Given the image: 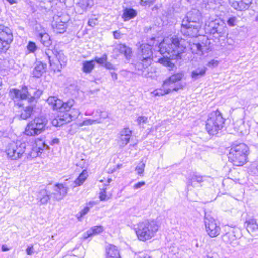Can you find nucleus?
Returning a JSON list of instances; mask_svg holds the SVG:
<instances>
[{
  "label": "nucleus",
  "mask_w": 258,
  "mask_h": 258,
  "mask_svg": "<svg viewBox=\"0 0 258 258\" xmlns=\"http://www.w3.org/2000/svg\"><path fill=\"white\" fill-rule=\"evenodd\" d=\"M96 113L99 114V118L97 119L100 120L101 121V119H105L108 117V114L107 112L101 111L100 110H97Z\"/></svg>",
  "instance_id": "nucleus-44"
},
{
  "label": "nucleus",
  "mask_w": 258,
  "mask_h": 258,
  "mask_svg": "<svg viewBox=\"0 0 258 258\" xmlns=\"http://www.w3.org/2000/svg\"><path fill=\"white\" fill-rule=\"evenodd\" d=\"M95 66V61L93 60L90 61H85L83 63V71L86 73H90L94 69Z\"/></svg>",
  "instance_id": "nucleus-32"
},
{
  "label": "nucleus",
  "mask_w": 258,
  "mask_h": 258,
  "mask_svg": "<svg viewBox=\"0 0 258 258\" xmlns=\"http://www.w3.org/2000/svg\"><path fill=\"white\" fill-rule=\"evenodd\" d=\"M51 54L54 55L55 57L57 58V60L59 61L61 67L66 65L67 59L64 55L61 52H58L56 50L53 51L50 49H48L46 50L45 55L48 58L49 64L51 66H52L53 64H55V62H53V60L51 59Z\"/></svg>",
  "instance_id": "nucleus-15"
},
{
  "label": "nucleus",
  "mask_w": 258,
  "mask_h": 258,
  "mask_svg": "<svg viewBox=\"0 0 258 258\" xmlns=\"http://www.w3.org/2000/svg\"><path fill=\"white\" fill-rule=\"evenodd\" d=\"M88 24L91 27H94L97 24V18H91L90 19L88 22Z\"/></svg>",
  "instance_id": "nucleus-50"
},
{
  "label": "nucleus",
  "mask_w": 258,
  "mask_h": 258,
  "mask_svg": "<svg viewBox=\"0 0 258 258\" xmlns=\"http://www.w3.org/2000/svg\"><path fill=\"white\" fill-rule=\"evenodd\" d=\"M236 19H237L235 17L229 18L227 21L228 24L230 26H234L235 25V23L236 21Z\"/></svg>",
  "instance_id": "nucleus-51"
},
{
  "label": "nucleus",
  "mask_w": 258,
  "mask_h": 258,
  "mask_svg": "<svg viewBox=\"0 0 258 258\" xmlns=\"http://www.w3.org/2000/svg\"><path fill=\"white\" fill-rule=\"evenodd\" d=\"M0 39L11 43L13 40L12 30L8 27L0 25Z\"/></svg>",
  "instance_id": "nucleus-16"
},
{
  "label": "nucleus",
  "mask_w": 258,
  "mask_h": 258,
  "mask_svg": "<svg viewBox=\"0 0 258 258\" xmlns=\"http://www.w3.org/2000/svg\"><path fill=\"white\" fill-rule=\"evenodd\" d=\"M59 143V140L58 138L53 139L51 142V145L58 144Z\"/></svg>",
  "instance_id": "nucleus-61"
},
{
  "label": "nucleus",
  "mask_w": 258,
  "mask_h": 258,
  "mask_svg": "<svg viewBox=\"0 0 258 258\" xmlns=\"http://www.w3.org/2000/svg\"><path fill=\"white\" fill-rule=\"evenodd\" d=\"M156 0H140V4L141 6H151L153 5Z\"/></svg>",
  "instance_id": "nucleus-46"
},
{
  "label": "nucleus",
  "mask_w": 258,
  "mask_h": 258,
  "mask_svg": "<svg viewBox=\"0 0 258 258\" xmlns=\"http://www.w3.org/2000/svg\"><path fill=\"white\" fill-rule=\"evenodd\" d=\"M104 67L108 70H115V67L113 65L111 62L106 61L105 63Z\"/></svg>",
  "instance_id": "nucleus-54"
},
{
  "label": "nucleus",
  "mask_w": 258,
  "mask_h": 258,
  "mask_svg": "<svg viewBox=\"0 0 258 258\" xmlns=\"http://www.w3.org/2000/svg\"><path fill=\"white\" fill-rule=\"evenodd\" d=\"M90 230L92 235L100 234L103 231V227L102 226H94L92 227Z\"/></svg>",
  "instance_id": "nucleus-39"
},
{
  "label": "nucleus",
  "mask_w": 258,
  "mask_h": 258,
  "mask_svg": "<svg viewBox=\"0 0 258 258\" xmlns=\"http://www.w3.org/2000/svg\"><path fill=\"white\" fill-rule=\"evenodd\" d=\"M184 75V74L182 72H180L171 75L164 81L163 87L164 88H166V87L171 88V86H177L179 87L180 86L181 88L180 89L182 88V85L180 84H175V83L181 80Z\"/></svg>",
  "instance_id": "nucleus-14"
},
{
  "label": "nucleus",
  "mask_w": 258,
  "mask_h": 258,
  "mask_svg": "<svg viewBox=\"0 0 258 258\" xmlns=\"http://www.w3.org/2000/svg\"><path fill=\"white\" fill-rule=\"evenodd\" d=\"M110 73L113 80H116L117 79V74L116 73L111 72Z\"/></svg>",
  "instance_id": "nucleus-62"
},
{
  "label": "nucleus",
  "mask_w": 258,
  "mask_h": 258,
  "mask_svg": "<svg viewBox=\"0 0 258 258\" xmlns=\"http://www.w3.org/2000/svg\"><path fill=\"white\" fill-rule=\"evenodd\" d=\"M72 120L77 118L80 114L79 110L74 107L68 112Z\"/></svg>",
  "instance_id": "nucleus-40"
},
{
  "label": "nucleus",
  "mask_w": 258,
  "mask_h": 258,
  "mask_svg": "<svg viewBox=\"0 0 258 258\" xmlns=\"http://www.w3.org/2000/svg\"><path fill=\"white\" fill-rule=\"evenodd\" d=\"M201 18V14L198 10L194 9L189 11L182 20L181 33L184 36H197L202 24Z\"/></svg>",
  "instance_id": "nucleus-3"
},
{
  "label": "nucleus",
  "mask_w": 258,
  "mask_h": 258,
  "mask_svg": "<svg viewBox=\"0 0 258 258\" xmlns=\"http://www.w3.org/2000/svg\"><path fill=\"white\" fill-rule=\"evenodd\" d=\"M57 99H58L55 97L51 96L48 98L47 102L49 105H50L53 108L54 105Z\"/></svg>",
  "instance_id": "nucleus-48"
},
{
  "label": "nucleus",
  "mask_w": 258,
  "mask_h": 258,
  "mask_svg": "<svg viewBox=\"0 0 258 258\" xmlns=\"http://www.w3.org/2000/svg\"><path fill=\"white\" fill-rule=\"evenodd\" d=\"M92 236V234L90 229H89L86 232H85V233H83V234L82 235V238L83 239H86L88 237Z\"/></svg>",
  "instance_id": "nucleus-55"
},
{
  "label": "nucleus",
  "mask_w": 258,
  "mask_h": 258,
  "mask_svg": "<svg viewBox=\"0 0 258 258\" xmlns=\"http://www.w3.org/2000/svg\"><path fill=\"white\" fill-rule=\"evenodd\" d=\"M31 146L28 143L21 141L12 142L8 144L5 148V152L7 157L11 160H18L25 155L28 158L29 150Z\"/></svg>",
  "instance_id": "nucleus-6"
},
{
  "label": "nucleus",
  "mask_w": 258,
  "mask_h": 258,
  "mask_svg": "<svg viewBox=\"0 0 258 258\" xmlns=\"http://www.w3.org/2000/svg\"><path fill=\"white\" fill-rule=\"evenodd\" d=\"M47 119L45 117H36L31 121L27 125L25 133L28 136H35L42 133L47 123Z\"/></svg>",
  "instance_id": "nucleus-9"
},
{
  "label": "nucleus",
  "mask_w": 258,
  "mask_h": 258,
  "mask_svg": "<svg viewBox=\"0 0 258 258\" xmlns=\"http://www.w3.org/2000/svg\"><path fill=\"white\" fill-rule=\"evenodd\" d=\"M85 164V161L84 159H82L80 162L76 164L78 166H80L81 168H83Z\"/></svg>",
  "instance_id": "nucleus-60"
},
{
  "label": "nucleus",
  "mask_w": 258,
  "mask_h": 258,
  "mask_svg": "<svg viewBox=\"0 0 258 258\" xmlns=\"http://www.w3.org/2000/svg\"><path fill=\"white\" fill-rule=\"evenodd\" d=\"M10 43L0 39V53L3 52H6V50L9 48V46Z\"/></svg>",
  "instance_id": "nucleus-42"
},
{
  "label": "nucleus",
  "mask_w": 258,
  "mask_h": 258,
  "mask_svg": "<svg viewBox=\"0 0 258 258\" xmlns=\"http://www.w3.org/2000/svg\"><path fill=\"white\" fill-rule=\"evenodd\" d=\"M210 33L213 37L219 39L225 38L228 34V29L225 22L220 19H216L209 24Z\"/></svg>",
  "instance_id": "nucleus-10"
},
{
  "label": "nucleus",
  "mask_w": 258,
  "mask_h": 258,
  "mask_svg": "<svg viewBox=\"0 0 258 258\" xmlns=\"http://www.w3.org/2000/svg\"><path fill=\"white\" fill-rule=\"evenodd\" d=\"M207 68L205 66H200L193 70L191 72V78L196 80L205 75Z\"/></svg>",
  "instance_id": "nucleus-26"
},
{
  "label": "nucleus",
  "mask_w": 258,
  "mask_h": 258,
  "mask_svg": "<svg viewBox=\"0 0 258 258\" xmlns=\"http://www.w3.org/2000/svg\"><path fill=\"white\" fill-rule=\"evenodd\" d=\"M26 253L28 255H32L34 253L33 246H31V247H28L27 248Z\"/></svg>",
  "instance_id": "nucleus-59"
},
{
  "label": "nucleus",
  "mask_w": 258,
  "mask_h": 258,
  "mask_svg": "<svg viewBox=\"0 0 258 258\" xmlns=\"http://www.w3.org/2000/svg\"><path fill=\"white\" fill-rule=\"evenodd\" d=\"M117 48L119 52L123 54L127 59L131 58L132 56V49L125 44H120L117 46Z\"/></svg>",
  "instance_id": "nucleus-27"
},
{
  "label": "nucleus",
  "mask_w": 258,
  "mask_h": 258,
  "mask_svg": "<svg viewBox=\"0 0 258 258\" xmlns=\"http://www.w3.org/2000/svg\"><path fill=\"white\" fill-rule=\"evenodd\" d=\"M140 49L135 68L138 70L143 71L151 64L153 60V52L152 46L147 44L141 45Z\"/></svg>",
  "instance_id": "nucleus-8"
},
{
  "label": "nucleus",
  "mask_w": 258,
  "mask_h": 258,
  "mask_svg": "<svg viewBox=\"0 0 258 258\" xmlns=\"http://www.w3.org/2000/svg\"><path fill=\"white\" fill-rule=\"evenodd\" d=\"M238 230L230 228L225 234L222 236L223 241L227 244L235 247L239 244Z\"/></svg>",
  "instance_id": "nucleus-12"
},
{
  "label": "nucleus",
  "mask_w": 258,
  "mask_h": 258,
  "mask_svg": "<svg viewBox=\"0 0 258 258\" xmlns=\"http://www.w3.org/2000/svg\"><path fill=\"white\" fill-rule=\"evenodd\" d=\"M55 187L54 198L57 201L62 199L67 194L68 188L64 184L59 183L56 184Z\"/></svg>",
  "instance_id": "nucleus-23"
},
{
  "label": "nucleus",
  "mask_w": 258,
  "mask_h": 258,
  "mask_svg": "<svg viewBox=\"0 0 258 258\" xmlns=\"http://www.w3.org/2000/svg\"><path fill=\"white\" fill-rule=\"evenodd\" d=\"M181 86L180 87H173L171 86V88L169 87H166V88H163L164 90H156L154 91V94L156 96H162L164 94H168L173 91H177L180 89Z\"/></svg>",
  "instance_id": "nucleus-29"
},
{
  "label": "nucleus",
  "mask_w": 258,
  "mask_h": 258,
  "mask_svg": "<svg viewBox=\"0 0 258 258\" xmlns=\"http://www.w3.org/2000/svg\"><path fill=\"white\" fill-rule=\"evenodd\" d=\"M204 223L206 232L210 237H216L220 234L221 228L212 217L205 216Z\"/></svg>",
  "instance_id": "nucleus-11"
},
{
  "label": "nucleus",
  "mask_w": 258,
  "mask_h": 258,
  "mask_svg": "<svg viewBox=\"0 0 258 258\" xmlns=\"http://www.w3.org/2000/svg\"><path fill=\"white\" fill-rule=\"evenodd\" d=\"M38 38L41 43L45 47H48L51 44V40L48 34L47 33H40L38 34Z\"/></svg>",
  "instance_id": "nucleus-30"
},
{
  "label": "nucleus",
  "mask_w": 258,
  "mask_h": 258,
  "mask_svg": "<svg viewBox=\"0 0 258 258\" xmlns=\"http://www.w3.org/2000/svg\"><path fill=\"white\" fill-rule=\"evenodd\" d=\"M50 192L45 189L40 190L37 194V199L39 205L46 204L50 199Z\"/></svg>",
  "instance_id": "nucleus-22"
},
{
  "label": "nucleus",
  "mask_w": 258,
  "mask_h": 258,
  "mask_svg": "<svg viewBox=\"0 0 258 258\" xmlns=\"http://www.w3.org/2000/svg\"><path fill=\"white\" fill-rule=\"evenodd\" d=\"M47 65L41 61L36 62L32 74L34 77L39 78L46 71Z\"/></svg>",
  "instance_id": "nucleus-24"
},
{
  "label": "nucleus",
  "mask_w": 258,
  "mask_h": 258,
  "mask_svg": "<svg viewBox=\"0 0 258 258\" xmlns=\"http://www.w3.org/2000/svg\"><path fill=\"white\" fill-rule=\"evenodd\" d=\"M245 226L248 232L252 236L258 235V224L256 219L250 218L246 220L245 222Z\"/></svg>",
  "instance_id": "nucleus-18"
},
{
  "label": "nucleus",
  "mask_w": 258,
  "mask_h": 258,
  "mask_svg": "<svg viewBox=\"0 0 258 258\" xmlns=\"http://www.w3.org/2000/svg\"><path fill=\"white\" fill-rule=\"evenodd\" d=\"M194 46L197 49L196 53H198L199 52H201L203 54L204 49H206V46H202L200 43L195 44Z\"/></svg>",
  "instance_id": "nucleus-45"
},
{
  "label": "nucleus",
  "mask_w": 258,
  "mask_h": 258,
  "mask_svg": "<svg viewBox=\"0 0 258 258\" xmlns=\"http://www.w3.org/2000/svg\"><path fill=\"white\" fill-rule=\"evenodd\" d=\"M242 5V3H241V1L239 2L233 1L231 2V6L235 9L239 11H242L245 9V7H243Z\"/></svg>",
  "instance_id": "nucleus-38"
},
{
  "label": "nucleus",
  "mask_w": 258,
  "mask_h": 258,
  "mask_svg": "<svg viewBox=\"0 0 258 258\" xmlns=\"http://www.w3.org/2000/svg\"><path fill=\"white\" fill-rule=\"evenodd\" d=\"M218 64V62L216 60H212L209 61L208 63L209 67H215L217 66Z\"/></svg>",
  "instance_id": "nucleus-58"
},
{
  "label": "nucleus",
  "mask_w": 258,
  "mask_h": 258,
  "mask_svg": "<svg viewBox=\"0 0 258 258\" xmlns=\"http://www.w3.org/2000/svg\"><path fill=\"white\" fill-rule=\"evenodd\" d=\"M147 121L148 118L145 116H139L137 119V123L139 125L146 123Z\"/></svg>",
  "instance_id": "nucleus-47"
},
{
  "label": "nucleus",
  "mask_w": 258,
  "mask_h": 258,
  "mask_svg": "<svg viewBox=\"0 0 258 258\" xmlns=\"http://www.w3.org/2000/svg\"><path fill=\"white\" fill-rule=\"evenodd\" d=\"M9 250V249L7 247L6 245H3L2 246V251L3 252H6Z\"/></svg>",
  "instance_id": "nucleus-63"
},
{
  "label": "nucleus",
  "mask_w": 258,
  "mask_h": 258,
  "mask_svg": "<svg viewBox=\"0 0 258 258\" xmlns=\"http://www.w3.org/2000/svg\"><path fill=\"white\" fill-rule=\"evenodd\" d=\"M49 147L42 140H39L36 142V146L34 147H31V150H29L28 154V158H35L40 156L43 151L45 150H47Z\"/></svg>",
  "instance_id": "nucleus-13"
},
{
  "label": "nucleus",
  "mask_w": 258,
  "mask_h": 258,
  "mask_svg": "<svg viewBox=\"0 0 258 258\" xmlns=\"http://www.w3.org/2000/svg\"><path fill=\"white\" fill-rule=\"evenodd\" d=\"M72 121V119L68 112L64 113L62 115H59L54 119L52 121L53 126L58 127L63 125Z\"/></svg>",
  "instance_id": "nucleus-20"
},
{
  "label": "nucleus",
  "mask_w": 258,
  "mask_h": 258,
  "mask_svg": "<svg viewBox=\"0 0 258 258\" xmlns=\"http://www.w3.org/2000/svg\"><path fill=\"white\" fill-rule=\"evenodd\" d=\"M75 101L73 99H70L66 102H63L62 112H69V111L74 106Z\"/></svg>",
  "instance_id": "nucleus-34"
},
{
  "label": "nucleus",
  "mask_w": 258,
  "mask_h": 258,
  "mask_svg": "<svg viewBox=\"0 0 258 258\" xmlns=\"http://www.w3.org/2000/svg\"><path fill=\"white\" fill-rule=\"evenodd\" d=\"M27 48L30 52L33 53L36 51L37 47L34 42L32 41H29L27 46Z\"/></svg>",
  "instance_id": "nucleus-43"
},
{
  "label": "nucleus",
  "mask_w": 258,
  "mask_h": 258,
  "mask_svg": "<svg viewBox=\"0 0 258 258\" xmlns=\"http://www.w3.org/2000/svg\"><path fill=\"white\" fill-rule=\"evenodd\" d=\"M137 15V12L133 8H125L123 11L122 18L125 21H128Z\"/></svg>",
  "instance_id": "nucleus-31"
},
{
  "label": "nucleus",
  "mask_w": 258,
  "mask_h": 258,
  "mask_svg": "<svg viewBox=\"0 0 258 258\" xmlns=\"http://www.w3.org/2000/svg\"><path fill=\"white\" fill-rule=\"evenodd\" d=\"M203 177L194 174L189 178L187 182V187L188 190H191V187H201L200 185L203 181Z\"/></svg>",
  "instance_id": "nucleus-19"
},
{
  "label": "nucleus",
  "mask_w": 258,
  "mask_h": 258,
  "mask_svg": "<svg viewBox=\"0 0 258 258\" xmlns=\"http://www.w3.org/2000/svg\"><path fill=\"white\" fill-rule=\"evenodd\" d=\"M145 185V182L144 181L139 182L135 184L133 186V188L134 189H138L142 186Z\"/></svg>",
  "instance_id": "nucleus-52"
},
{
  "label": "nucleus",
  "mask_w": 258,
  "mask_h": 258,
  "mask_svg": "<svg viewBox=\"0 0 258 258\" xmlns=\"http://www.w3.org/2000/svg\"><path fill=\"white\" fill-rule=\"evenodd\" d=\"M183 41L179 40L178 38H172L170 42H165L164 40L159 44V51L162 54H167L166 58H162L159 59L158 61L162 65L168 68L169 70H172L175 66L171 62L170 59H179L181 58V54L184 52L186 48L182 42Z\"/></svg>",
  "instance_id": "nucleus-2"
},
{
  "label": "nucleus",
  "mask_w": 258,
  "mask_h": 258,
  "mask_svg": "<svg viewBox=\"0 0 258 258\" xmlns=\"http://www.w3.org/2000/svg\"><path fill=\"white\" fill-rule=\"evenodd\" d=\"M42 91L36 88L24 86L21 90L12 89L9 92L11 99L16 103L15 105L20 109V117L22 119H27L31 117L34 112L35 106V98L39 97L42 94Z\"/></svg>",
  "instance_id": "nucleus-1"
},
{
  "label": "nucleus",
  "mask_w": 258,
  "mask_h": 258,
  "mask_svg": "<svg viewBox=\"0 0 258 258\" xmlns=\"http://www.w3.org/2000/svg\"><path fill=\"white\" fill-rule=\"evenodd\" d=\"M113 35L115 39H119L121 38V33L118 31H115L113 32Z\"/></svg>",
  "instance_id": "nucleus-57"
},
{
  "label": "nucleus",
  "mask_w": 258,
  "mask_h": 258,
  "mask_svg": "<svg viewBox=\"0 0 258 258\" xmlns=\"http://www.w3.org/2000/svg\"><path fill=\"white\" fill-rule=\"evenodd\" d=\"M63 104V102L58 99L55 103L53 109L54 110H59L60 112H62Z\"/></svg>",
  "instance_id": "nucleus-41"
},
{
  "label": "nucleus",
  "mask_w": 258,
  "mask_h": 258,
  "mask_svg": "<svg viewBox=\"0 0 258 258\" xmlns=\"http://www.w3.org/2000/svg\"><path fill=\"white\" fill-rule=\"evenodd\" d=\"M52 26L56 33H62L66 30L65 22L61 21L60 18H58L56 21L53 22Z\"/></svg>",
  "instance_id": "nucleus-28"
},
{
  "label": "nucleus",
  "mask_w": 258,
  "mask_h": 258,
  "mask_svg": "<svg viewBox=\"0 0 258 258\" xmlns=\"http://www.w3.org/2000/svg\"><path fill=\"white\" fill-rule=\"evenodd\" d=\"M158 229V224L154 220H145L139 222L134 228L138 239L142 241L149 240L154 237Z\"/></svg>",
  "instance_id": "nucleus-5"
},
{
  "label": "nucleus",
  "mask_w": 258,
  "mask_h": 258,
  "mask_svg": "<svg viewBox=\"0 0 258 258\" xmlns=\"http://www.w3.org/2000/svg\"><path fill=\"white\" fill-rule=\"evenodd\" d=\"M92 2L91 0H80L77 5L81 8L82 11H86L88 8L92 5Z\"/></svg>",
  "instance_id": "nucleus-33"
},
{
  "label": "nucleus",
  "mask_w": 258,
  "mask_h": 258,
  "mask_svg": "<svg viewBox=\"0 0 258 258\" xmlns=\"http://www.w3.org/2000/svg\"><path fill=\"white\" fill-rule=\"evenodd\" d=\"M107 55L106 54H103L101 57H96L94 59L95 63L96 62L100 65H105L107 60Z\"/></svg>",
  "instance_id": "nucleus-37"
},
{
  "label": "nucleus",
  "mask_w": 258,
  "mask_h": 258,
  "mask_svg": "<svg viewBox=\"0 0 258 258\" xmlns=\"http://www.w3.org/2000/svg\"><path fill=\"white\" fill-rule=\"evenodd\" d=\"M249 148L244 143L232 145L228 154V160L233 165L241 166L247 161Z\"/></svg>",
  "instance_id": "nucleus-4"
},
{
  "label": "nucleus",
  "mask_w": 258,
  "mask_h": 258,
  "mask_svg": "<svg viewBox=\"0 0 258 258\" xmlns=\"http://www.w3.org/2000/svg\"><path fill=\"white\" fill-rule=\"evenodd\" d=\"M99 198L101 201H107L109 198V197L106 194L105 189H103V191L100 193Z\"/></svg>",
  "instance_id": "nucleus-49"
},
{
  "label": "nucleus",
  "mask_w": 258,
  "mask_h": 258,
  "mask_svg": "<svg viewBox=\"0 0 258 258\" xmlns=\"http://www.w3.org/2000/svg\"><path fill=\"white\" fill-rule=\"evenodd\" d=\"M89 208L88 207H85L80 212L81 216H83L84 215L86 214L89 212Z\"/></svg>",
  "instance_id": "nucleus-56"
},
{
  "label": "nucleus",
  "mask_w": 258,
  "mask_h": 258,
  "mask_svg": "<svg viewBox=\"0 0 258 258\" xmlns=\"http://www.w3.org/2000/svg\"><path fill=\"white\" fill-rule=\"evenodd\" d=\"M225 120L218 110L210 113L206 122V130L210 135L218 133L224 126Z\"/></svg>",
  "instance_id": "nucleus-7"
},
{
  "label": "nucleus",
  "mask_w": 258,
  "mask_h": 258,
  "mask_svg": "<svg viewBox=\"0 0 258 258\" xmlns=\"http://www.w3.org/2000/svg\"><path fill=\"white\" fill-rule=\"evenodd\" d=\"M145 163L141 161L135 168V171H137L138 175L140 176H143Z\"/></svg>",
  "instance_id": "nucleus-35"
},
{
  "label": "nucleus",
  "mask_w": 258,
  "mask_h": 258,
  "mask_svg": "<svg viewBox=\"0 0 258 258\" xmlns=\"http://www.w3.org/2000/svg\"><path fill=\"white\" fill-rule=\"evenodd\" d=\"M87 176L88 174L87 171L86 170H84L77 179L74 181L69 182V183L70 184L69 185V187L71 188L74 189L77 186H81L86 180Z\"/></svg>",
  "instance_id": "nucleus-21"
},
{
  "label": "nucleus",
  "mask_w": 258,
  "mask_h": 258,
  "mask_svg": "<svg viewBox=\"0 0 258 258\" xmlns=\"http://www.w3.org/2000/svg\"><path fill=\"white\" fill-rule=\"evenodd\" d=\"M241 3H242V5H243V7H245V9H246L251 4L252 0H241Z\"/></svg>",
  "instance_id": "nucleus-53"
},
{
  "label": "nucleus",
  "mask_w": 258,
  "mask_h": 258,
  "mask_svg": "<svg viewBox=\"0 0 258 258\" xmlns=\"http://www.w3.org/2000/svg\"><path fill=\"white\" fill-rule=\"evenodd\" d=\"M106 258H121L117 247L113 245H110L107 248Z\"/></svg>",
  "instance_id": "nucleus-25"
},
{
  "label": "nucleus",
  "mask_w": 258,
  "mask_h": 258,
  "mask_svg": "<svg viewBox=\"0 0 258 258\" xmlns=\"http://www.w3.org/2000/svg\"><path fill=\"white\" fill-rule=\"evenodd\" d=\"M102 121H101L99 119H87L83 121V122L79 124L80 126H82L83 125H90L95 123H100Z\"/></svg>",
  "instance_id": "nucleus-36"
},
{
  "label": "nucleus",
  "mask_w": 258,
  "mask_h": 258,
  "mask_svg": "<svg viewBox=\"0 0 258 258\" xmlns=\"http://www.w3.org/2000/svg\"><path fill=\"white\" fill-rule=\"evenodd\" d=\"M132 131L128 127L124 128L120 131L119 134V144L120 146L124 147L129 142Z\"/></svg>",
  "instance_id": "nucleus-17"
},
{
  "label": "nucleus",
  "mask_w": 258,
  "mask_h": 258,
  "mask_svg": "<svg viewBox=\"0 0 258 258\" xmlns=\"http://www.w3.org/2000/svg\"><path fill=\"white\" fill-rule=\"evenodd\" d=\"M8 2L10 3V4H13L16 3L15 0H7Z\"/></svg>",
  "instance_id": "nucleus-64"
}]
</instances>
